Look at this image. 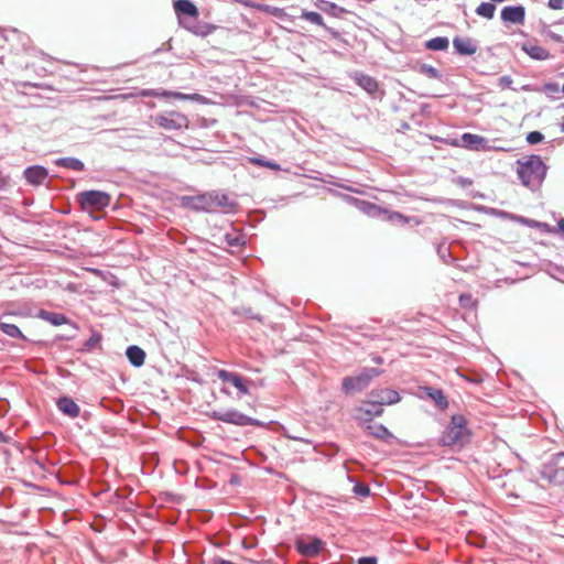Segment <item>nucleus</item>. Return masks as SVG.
<instances>
[{"label":"nucleus","instance_id":"nucleus-1","mask_svg":"<svg viewBox=\"0 0 564 564\" xmlns=\"http://www.w3.org/2000/svg\"><path fill=\"white\" fill-rule=\"evenodd\" d=\"M518 175L527 187L539 186L545 177L546 166L538 155H531L518 161Z\"/></svg>","mask_w":564,"mask_h":564},{"label":"nucleus","instance_id":"nucleus-2","mask_svg":"<svg viewBox=\"0 0 564 564\" xmlns=\"http://www.w3.org/2000/svg\"><path fill=\"white\" fill-rule=\"evenodd\" d=\"M380 371L376 368H366L359 375L346 377L343 380V391L347 394L360 392L366 389L370 381L378 377Z\"/></svg>","mask_w":564,"mask_h":564},{"label":"nucleus","instance_id":"nucleus-3","mask_svg":"<svg viewBox=\"0 0 564 564\" xmlns=\"http://www.w3.org/2000/svg\"><path fill=\"white\" fill-rule=\"evenodd\" d=\"M467 430H466V420L463 415H454L452 417V422L449 426L447 427L446 432L442 436V443L445 446H452L459 444L462 445L464 443V440L467 436Z\"/></svg>","mask_w":564,"mask_h":564},{"label":"nucleus","instance_id":"nucleus-4","mask_svg":"<svg viewBox=\"0 0 564 564\" xmlns=\"http://www.w3.org/2000/svg\"><path fill=\"white\" fill-rule=\"evenodd\" d=\"M80 207L86 212L101 210L110 203V196L106 192L86 191L77 194Z\"/></svg>","mask_w":564,"mask_h":564},{"label":"nucleus","instance_id":"nucleus-5","mask_svg":"<svg viewBox=\"0 0 564 564\" xmlns=\"http://www.w3.org/2000/svg\"><path fill=\"white\" fill-rule=\"evenodd\" d=\"M209 416L214 420L230 423L239 426L256 424V420L247 416L237 410H213Z\"/></svg>","mask_w":564,"mask_h":564},{"label":"nucleus","instance_id":"nucleus-6","mask_svg":"<svg viewBox=\"0 0 564 564\" xmlns=\"http://www.w3.org/2000/svg\"><path fill=\"white\" fill-rule=\"evenodd\" d=\"M325 542L317 536H299L295 540L296 551L305 557H314L324 549Z\"/></svg>","mask_w":564,"mask_h":564},{"label":"nucleus","instance_id":"nucleus-7","mask_svg":"<svg viewBox=\"0 0 564 564\" xmlns=\"http://www.w3.org/2000/svg\"><path fill=\"white\" fill-rule=\"evenodd\" d=\"M154 121L161 128L166 130H181L189 124L188 118L177 111H171L163 115H156Z\"/></svg>","mask_w":564,"mask_h":564},{"label":"nucleus","instance_id":"nucleus-8","mask_svg":"<svg viewBox=\"0 0 564 564\" xmlns=\"http://www.w3.org/2000/svg\"><path fill=\"white\" fill-rule=\"evenodd\" d=\"M368 398L370 406L378 405L380 408L382 405L394 404L400 400L399 393L388 388L372 390Z\"/></svg>","mask_w":564,"mask_h":564},{"label":"nucleus","instance_id":"nucleus-9","mask_svg":"<svg viewBox=\"0 0 564 564\" xmlns=\"http://www.w3.org/2000/svg\"><path fill=\"white\" fill-rule=\"evenodd\" d=\"M218 378L224 382L232 384L235 388L239 390L241 394L249 393V384L251 383V381L241 377L240 375L229 372L227 370H219Z\"/></svg>","mask_w":564,"mask_h":564},{"label":"nucleus","instance_id":"nucleus-10","mask_svg":"<svg viewBox=\"0 0 564 564\" xmlns=\"http://www.w3.org/2000/svg\"><path fill=\"white\" fill-rule=\"evenodd\" d=\"M488 140L481 135L473 133H464L460 138L462 147L473 151H486L490 147Z\"/></svg>","mask_w":564,"mask_h":564},{"label":"nucleus","instance_id":"nucleus-11","mask_svg":"<svg viewBox=\"0 0 564 564\" xmlns=\"http://www.w3.org/2000/svg\"><path fill=\"white\" fill-rule=\"evenodd\" d=\"M15 312H7L3 313L0 317V329L8 336L12 338H22L25 339L24 335L20 330V328L13 324L10 318L14 316Z\"/></svg>","mask_w":564,"mask_h":564},{"label":"nucleus","instance_id":"nucleus-12","mask_svg":"<svg viewBox=\"0 0 564 564\" xmlns=\"http://www.w3.org/2000/svg\"><path fill=\"white\" fill-rule=\"evenodd\" d=\"M525 10L522 6L505 7L501 11V19L505 22L522 24L524 22Z\"/></svg>","mask_w":564,"mask_h":564},{"label":"nucleus","instance_id":"nucleus-13","mask_svg":"<svg viewBox=\"0 0 564 564\" xmlns=\"http://www.w3.org/2000/svg\"><path fill=\"white\" fill-rule=\"evenodd\" d=\"M48 173L47 170L40 165H34L31 167H28L24 171V176L26 181L33 185H41L47 177Z\"/></svg>","mask_w":564,"mask_h":564},{"label":"nucleus","instance_id":"nucleus-14","mask_svg":"<svg viewBox=\"0 0 564 564\" xmlns=\"http://www.w3.org/2000/svg\"><path fill=\"white\" fill-rule=\"evenodd\" d=\"M455 50L463 55H473L477 51V46L470 39L455 37L453 41Z\"/></svg>","mask_w":564,"mask_h":564},{"label":"nucleus","instance_id":"nucleus-15","mask_svg":"<svg viewBox=\"0 0 564 564\" xmlns=\"http://www.w3.org/2000/svg\"><path fill=\"white\" fill-rule=\"evenodd\" d=\"M57 408L61 412L70 417H76L79 415V406L67 397H63L57 401Z\"/></svg>","mask_w":564,"mask_h":564},{"label":"nucleus","instance_id":"nucleus-16","mask_svg":"<svg viewBox=\"0 0 564 564\" xmlns=\"http://www.w3.org/2000/svg\"><path fill=\"white\" fill-rule=\"evenodd\" d=\"M174 9L178 15L185 14V15L193 17V18L198 15L197 8L189 0H176L174 2Z\"/></svg>","mask_w":564,"mask_h":564},{"label":"nucleus","instance_id":"nucleus-17","mask_svg":"<svg viewBox=\"0 0 564 564\" xmlns=\"http://www.w3.org/2000/svg\"><path fill=\"white\" fill-rule=\"evenodd\" d=\"M188 206L195 210H210L209 193L188 198Z\"/></svg>","mask_w":564,"mask_h":564},{"label":"nucleus","instance_id":"nucleus-18","mask_svg":"<svg viewBox=\"0 0 564 564\" xmlns=\"http://www.w3.org/2000/svg\"><path fill=\"white\" fill-rule=\"evenodd\" d=\"M210 197V206L214 207H224V208H232L235 206V203L229 199V197L226 194H221L218 192H212L209 193Z\"/></svg>","mask_w":564,"mask_h":564},{"label":"nucleus","instance_id":"nucleus-19","mask_svg":"<svg viewBox=\"0 0 564 564\" xmlns=\"http://www.w3.org/2000/svg\"><path fill=\"white\" fill-rule=\"evenodd\" d=\"M127 357L134 367H140L144 364L145 352L138 346H130L127 349Z\"/></svg>","mask_w":564,"mask_h":564},{"label":"nucleus","instance_id":"nucleus-20","mask_svg":"<svg viewBox=\"0 0 564 564\" xmlns=\"http://www.w3.org/2000/svg\"><path fill=\"white\" fill-rule=\"evenodd\" d=\"M423 392L430 398L432 399L435 404L441 408V409H446L448 403H447V400L446 398L444 397L443 392L438 389H434V388H430V387H425L423 388Z\"/></svg>","mask_w":564,"mask_h":564},{"label":"nucleus","instance_id":"nucleus-21","mask_svg":"<svg viewBox=\"0 0 564 564\" xmlns=\"http://www.w3.org/2000/svg\"><path fill=\"white\" fill-rule=\"evenodd\" d=\"M39 317L51 323L52 325H55V326H59V325L67 323V318L65 315L59 314V313L44 311V310H41L39 312Z\"/></svg>","mask_w":564,"mask_h":564},{"label":"nucleus","instance_id":"nucleus-22","mask_svg":"<svg viewBox=\"0 0 564 564\" xmlns=\"http://www.w3.org/2000/svg\"><path fill=\"white\" fill-rule=\"evenodd\" d=\"M523 50L525 51V53L529 56H531L534 59L543 61V59L549 58V56H550L549 52L539 45L525 44L523 46Z\"/></svg>","mask_w":564,"mask_h":564},{"label":"nucleus","instance_id":"nucleus-23","mask_svg":"<svg viewBox=\"0 0 564 564\" xmlns=\"http://www.w3.org/2000/svg\"><path fill=\"white\" fill-rule=\"evenodd\" d=\"M357 416L361 420H367L371 416H379L382 413V408L380 406H370L369 400L365 403L364 406H360L358 410Z\"/></svg>","mask_w":564,"mask_h":564},{"label":"nucleus","instance_id":"nucleus-24","mask_svg":"<svg viewBox=\"0 0 564 564\" xmlns=\"http://www.w3.org/2000/svg\"><path fill=\"white\" fill-rule=\"evenodd\" d=\"M356 80L369 94L375 93L378 88L377 82L370 76L360 74L356 77Z\"/></svg>","mask_w":564,"mask_h":564},{"label":"nucleus","instance_id":"nucleus-25","mask_svg":"<svg viewBox=\"0 0 564 564\" xmlns=\"http://www.w3.org/2000/svg\"><path fill=\"white\" fill-rule=\"evenodd\" d=\"M56 165L64 166L74 171H83L84 163L75 158H62L56 160Z\"/></svg>","mask_w":564,"mask_h":564},{"label":"nucleus","instance_id":"nucleus-26","mask_svg":"<svg viewBox=\"0 0 564 564\" xmlns=\"http://www.w3.org/2000/svg\"><path fill=\"white\" fill-rule=\"evenodd\" d=\"M448 39L447 37H434L426 42L425 46L432 51H444L448 47Z\"/></svg>","mask_w":564,"mask_h":564},{"label":"nucleus","instance_id":"nucleus-27","mask_svg":"<svg viewBox=\"0 0 564 564\" xmlns=\"http://www.w3.org/2000/svg\"><path fill=\"white\" fill-rule=\"evenodd\" d=\"M495 10H496L495 4H492L490 2H482L477 7L476 13L486 19H492L494 14H495Z\"/></svg>","mask_w":564,"mask_h":564},{"label":"nucleus","instance_id":"nucleus-28","mask_svg":"<svg viewBox=\"0 0 564 564\" xmlns=\"http://www.w3.org/2000/svg\"><path fill=\"white\" fill-rule=\"evenodd\" d=\"M162 96L164 97H173L175 99H180V100H197L200 98L199 95L197 94H183V93H177V91H169V90H162Z\"/></svg>","mask_w":564,"mask_h":564},{"label":"nucleus","instance_id":"nucleus-29","mask_svg":"<svg viewBox=\"0 0 564 564\" xmlns=\"http://www.w3.org/2000/svg\"><path fill=\"white\" fill-rule=\"evenodd\" d=\"M249 162L252 163V164H256V165L269 167L271 170H275V171L280 170V165L279 164H276L274 162H271V161H268V160H264V159H261V158H256V156L254 158H250Z\"/></svg>","mask_w":564,"mask_h":564},{"label":"nucleus","instance_id":"nucleus-30","mask_svg":"<svg viewBox=\"0 0 564 564\" xmlns=\"http://www.w3.org/2000/svg\"><path fill=\"white\" fill-rule=\"evenodd\" d=\"M419 72L429 78H440V72L435 67L427 64H422L419 67Z\"/></svg>","mask_w":564,"mask_h":564},{"label":"nucleus","instance_id":"nucleus-31","mask_svg":"<svg viewBox=\"0 0 564 564\" xmlns=\"http://www.w3.org/2000/svg\"><path fill=\"white\" fill-rule=\"evenodd\" d=\"M352 491L356 496L366 498L370 495L369 486L362 482H356L354 485Z\"/></svg>","mask_w":564,"mask_h":564},{"label":"nucleus","instance_id":"nucleus-32","mask_svg":"<svg viewBox=\"0 0 564 564\" xmlns=\"http://www.w3.org/2000/svg\"><path fill=\"white\" fill-rule=\"evenodd\" d=\"M303 17L305 18V20H307L311 23H314L317 25L323 24V17L318 12H314V11L304 12Z\"/></svg>","mask_w":564,"mask_h":564},{"label":"nucleus","instance_id":"nucleus-33","mask_svg":"<svg viewBox=\"0 0 564 564\" xmlns=\"http://www.w3.org/2000/svg\"><path fill=\"white\" fill-rule=\"evenodd\" d=\"M542 34L555 42H562V36L554 33L547 25H543Z\"/></svg>","mask_w":564,"mask_h":564},{"label":"nucleus","instance_id":"nucleus-34","mask_svg":"<svg viewBox=\"0 0 564 564\" xmlns=\"http://www.w3.org/2000/svg\"><path fill=\"white\" fill-rule=\"evenodd\" d=\"M543 140V134L539 131H532L527 135V141L530 144H536Z\"/></svg>","mask_w":564,"mask_h":564},{"label":"nucleus","instance_id":"nucleus-35","mask_svg":"<svg viewBox=\"0 0 564 564\" xmlns=\"http://www.w3.org/2000/svg\"><path fill=\"white\" fill-rule=\"evenodd\" d=\"M257 8L264 10L269 13H272L275 17H282V10L279 8L271 7V6H264V4H259V6H257Z\"/></svg>","mask_w":564,"mask_h":564},{"label":"nucleus","instance_id":"nucleus-36","mask_svg":"<svg viewBox=\"0 0 564 564\" xmlns=\"http://www.w3.org/2000/svg\"><path fill=\"white\" fill-rule=\"evenodd\" d=\"M369 430H371V434H375L377 437H383L388 434V430L382 425L369 426Z\"/></svg>","mask_w":564,"mask_h":564},{"label":"nucleus","instance_id":"nucleus-37","mask_svg":"<svg viewBox=\"0 0 564 564\" xmlns=\"http://www.w3.org/2000/svg\"><path fill=\"white\" fill-rule=\"evenodd\" d=\"M140 96H142V97H163L162 90H156V89H143L140 93Z\"/></svg>","mask_w":564,"mask_h":564},{"label":"nucleus","instance_id":"nucleus-38","mask_svg":"<svg viewBox=\"0 0 564 564\" xmlns=\"http://www.w3.org/2000/svg\"><path fill=\"white\" fill-rule=\"evenodd\" d=\"M560 90V86L556 83H549L544 86V91L550 95L557 94Z\"/></svg>","mask_w":564,"mask_h":564},{"label":"nucleus","instance_id":"nucleus-39","mask_svg":"<svg viewBox=\"0 0 564 564\" xmlns=\"http://www.w3.org/2000/svg\"><path fill=\"white\" fill-rule=\"evenodd\" d=\"M549 7L553 10H561L564 8V0H549Z\"/></svg>","mask_w":564,"mask_h":564},{"label":"nucleus","instance_id":"nucleus-40","mask_svg":"<svg viewBox=\"0 0 564 564\" xmlns=\"http://www.w3.org/2000/svg\"><path fill=\"white\" fill-rule=\"evenodd\" d=\"M378 561H377V557L375 556H365V557H360L358 560V564H377Z\"/></svg>","mask_w":564,"mask_h":564},{"label":"nucleus","instance_id":"nucleus-41","mask_svg":"<svg viewBox=\"0 0 564 564\" xmlns=\"http://www.w3.org/2000/svg\"><path fill=\"white\" fill-rule=\"evenodd\" d=\"M512 79L510 76H502L499 78V86L501 87H511Z\"/></svg>","mask_w":564,"mask_h":564},{"label":"nucleus","instance_id":"nucleus-42","mask_svg":"<svg viewBox=\"0 0 564 564\" xmlns=\"http://www.w3.org/2000/svg\"><path fill=\"white\" fill-rule=\"evenodd\" d=\"M241 480L240 477L236 474H232L229 479L230 485H240Z\"/></svg>","mask_w":564,"mask_h":564},{"label":"nucleus","instance_id":"nucleus-43","mask_svg":"<svg viewBox=\"0 0 564 564\" xmlns=\"http://www.w3.org/2000/svg\"><path fill=\"white\" fill-rule=\"evenodd\" d=\"M379 210V208L375 205H368L366 213L369 215H376V213Z\"/></svg>","mask_w":564,"mask_h":564},{"label":"nucleus","instance_id":"nucleus-44","mask_svg":"<svg viewBox=\"0 0 564 564\" xmlns=\"http://www.w3.org/2000/svg\"><path fill=\"white\" fill-rule=\"evenodd\" d=\"M470 301V296L469 295H460L459 296V302L463 306H466Z\"/></svg>","mask_w":564,"mask_h":564},{"label":"nucleus","instance_id":"nucleus-45","mask_svg":"<svg viewBox=\"0 0 564 564\" xmlns=\"http://www.w3.org/2000/svg\"><path fill=\"white\" fill-rule=\"evenodd\" d=\"M242 243H243L242 239H241V238H238V237H236V238H234V239L229 240V245H231V246H240V245H242Z\"/></svg>","mask_w":564,"mask_h":564},{"label":"nucleus","instance_id":"nucleus-46","mask_svg":"<svg viewBox=\"0 0 564 564\" xmlns=\"http://www.w3.org/2000/svg\"><path fill=\"white\" fill-rule=\"evenodd\" d=\"M99 341V338H95V337H91L88 341H87V346L88 347H94L95 345H97V343Z\"/></svg>","mask_w":564,"mask_h":564},{"label":"nucleus","instance_id":"nucleus-47","mask_svg":"<svg viewBox=\"0 0 564 564\" xmlns=\"http://www.w3.org/2000/svg\"><path fill=\"white\" fill-rule=\"evenodd\" d=\"M214 564H235V563H232L231 561L218 558V560L214 561Z\"/></svg>","mask_w":564,"mask_h":564},{"label":"nucleus","instance_id":"nucleus-48","mask_svg":"<svg viewBox=\"0 0 564 564\" xmlns=\"http://www.w3.org/2000/svg\"><path fill=\"white\" fill-rule=\"evenodd\" d=\"M544 478H547L550 482L554 481L555 475L546 474L545 471L542 473Z\"/></svg>","mask_w":564,"mask_h":564},{"label":"nucleus","instance_id":"nucleus-49","mask_svg":"<svg viewBox=\"0 0 564 564\" xmlns=\"http://www.w3.org/2000/svg\"><path fill=\"white\" fill-rule=\"evenodd\" d=\"M390 219H403V216L399 213H393L391 216H390Z\"/></svg>","mask_w":564,"mask_h":564},{"label":"nucleus","instance_id":"nucleus-50","mask_svg":"<svg viewBox=\"0 0 564 564\" xmlns=\"http://www.w3.org/2000/svg\"><path fill=\"white\" fill-rule=\"evenodd\" d=\"M0 442H8V437L0 431Z\"/></svg>","mask_w":564,"mask_h":564},{"label":"nucleus","instance_id":"nucleus-51","mask_svg":"<svg viewBox=\"0 0 564 564\" xmlns=\"http://www.w3.org/2000/svg\"><path fill=\"white\" fill-rule=\"evenodd\" d=\"M558 228H560V230L564 231V219H561L558 221Z\"/></svg>","mask_w":564,"mask_h":564},{"label":"nucleus","instance_id":"nucleus-52","mask_svg":"<svg viewBox=\"0 0 564 564\" xmlns=\"http://www.w3.org/2000/svg\"><path fill=\"white\" fill-rule=\"evenodd\" d=\"M373 361L377 364H381L382 359H381V357H376V358H373Z\"/></svg>","mask_w":564,"mask_h":564},{"label":"nucleus","instance_id":"nucleus-53","mask_svg":"<svg viewBox=\"0 0 564 564\" xmlns=\"http://www.w3.org/2000/svg\"><path fill=\"white\" fill-rule=\"evenodd\" d=\"M301 445H302L303 447H306V448H308V447H310V444H308L307 442H304V441H301Z\"/></svg>","mask_w":564,"mask_h":564},{"label":"nucleus","instance_id":"nucleus-54","mask_svg":"<svg viewBox=\"0 0 564 564\" xmlns=\"http://www.w3.org/2000/svg\"><path fill=\"white\" fill-rule=\"evenodd\" d=\"M286 494H289V489L288 490H284V498H283V501L286 502Z\"/></svg>","mask_w":564,"mask_h":564},{"label":"nucleus","instance_id":"nucleus-55","mask_svg":"<svg viewBox=\"0 0 564 564\" xmlns=\"http://www.w3.org/2000/svg\"><path fill=\"white\" fill-rule=\"evenodd\" d=\"M563 456H564V453H562V452L556 454V458H562Z\"/></svg>","mask_w":564,"mask_h":564},{"label":"nucleus","instance_id":"nucleus-56","mask_svg":"<svg viewBox=\"0 0 564 564\" xmlns=\"http://www.w3.org/2000/svg\"><path fill=\"white\" fill-rule=\"evenodd\" d=\"M177 462H178L177 459H174V466L176 465Z\"/></svg>","mask_w":564,"mask_h":564},{"label":"nucleus","instance_id":"nucleus-57","mask_svg":"<svg viewBox=\"0 0 564 564\" xmlns=\"http://www.w3.org/2000/svg\"><path fill=\"white\" fill-rule=\"evenodd\" d=\"M562 131H564V122L562 123Z\"/></svg>","mask_w":564,"mask_h":564},{"label":"nucleus","instance_id":"nucleus-58","mask_svg":"<svg viewBox=\"0 0 564 564\" xmlns=\"http://www.w3.org/2000/svg\"><path fill=\"white\" fill-rule=\"evenodd\" d=\"M562 91H563V94H564V84H563V87H562Z\"/></svg>","mask_w":564,"mask_h":564}]
</instances>
